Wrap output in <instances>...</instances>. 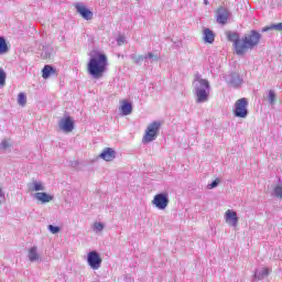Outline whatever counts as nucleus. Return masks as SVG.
I'll list each match as a JSON object with an SVG mask.
<instances>
[{
    "instance_id": "f257e3e1",
    "label": "nucleus",
    "mask_w": 282,
    "mask_h": 282,
    "mask_svg": "<svg viewBox=\"0 0 282 282\" xmlns=\"http://www.w3.org/2000/svg\"><path fill=\"white\" fill-rule=\"evenodd\" d=\"M227 39L232 43L237 56H246L249 50H254L261 43V33L252 30L245 36L239 37L237 33L227 32Z\"/></svg>"
},
{
    "instance_id": "f8f14e48",
    "label": "nucleus",
    "mask_w": 282,
    "mask_h": 282,
    "mask_svg": "<svg viewBox=\"0 0 282 282\" xmlns=\"http://www.w3.org/2000/svg\"><path fill=\"white\" fill-rule=\"evenodd\" d=\"M101 160H105V162H112V160H116V151L111 148H106L99 155Z\"/></svg>"
},
{
    "instance_id": "a878e982",
    "label": "nucleus",
    "mask_w": 282,
    "mask_h": 282,
    "mask_svg": "<svg viewBox=\"0 0 282 282\" xmlns=\"http://www.w3.org/2000/svg\"><path fill=\"white\" fill-rule=\"evenodd\" d=\"M126 41H127V40L124 39L123 35H120V36L117 39L118 45H124Z\"/></svg>"
},
{
    "instance_id": "0eeeda50",
    "label": "nucleus",
    "mask_w": 282,
    "mask_h": 282,
    "mask_svg": "<svg viewBox=\"0 0 282 282\" xmlns=\"http://www.w3.org/2000/svg\"><path fill=\"white\" fill-rule=\"evenodd\" d=\"M87 262L91 270H99L102 265V258L96 251H90L87 256Z\"/></svg>"
},
{
    "instance_id": "b1692460",
    "label": "nucleus",
    "mask_w": 282,
    "mask_h": 282,
    "mask_svg": "<svg viewBox=\"0 0 282 282\" xmlns=\"http://www.w3.org/2000/svg\"><path fill=\"white\" fill-rule=\"evenodd\" d=\"M48 230H50L53 235H57V232H61V228H59V227H56V226H53V225H50V226H48Z\"/></svg>"
},
{
    "instance_id": "c756f323",
    "label": "nucleus",
    "mask_w": 282,
    "mask_h": 282,
    "mask_svg": "<svg viewBox=\"0 0 282 282\" xmlns=\"http://www.w3.org/2000/svg\"><path fill=\"white\" fill-rule=\"evenodd\" d=\"M144 58H154L153 53H148V55Z\"/></svg>"
},
{
    "instance_id": "39448f33",
    "label": "nucleus",
    "mask_w": 282,
    "mask_h": 282,
    "mask_svg": "<svg viewBox=\"0 0 282 282\" xmlns=\"http://www.w3.org/2000/svg\"><path fill=\"white\" fill-rule=\"evenodd\" d=\"M234 116L246 118L248 116V99L240 98L235 102Z\"/></svg>"
},
{
    "instance_id": "9b49d317",
    "label": "nucleus",
    "mask_w": 282,
    "mask_h": 282,
    "mask_svg": "<svg viewBox=\"0 0 282 282\" xmlns=\"http://www.w3.org/2000/svg\"><path fill=\"white\" fill-rule=\"evenodd\" d=\"M225 221L228 224V226H232L234 228H237V225L239 224V217L237 216V212L234 210H226L225 212Z\"/></svg>"
},
{
    "instance_id": "4468645a",
    "label": "nucleus",
    "mask_w": 282,
    "mask_h": 282,
    "mask_svg": "<svg viewBox=\"0 0 282 282\" xmlns=\"http://www.w3.org/2000/svg\"><path fill=\"white\" fill-rule=\"evenodd\" d=\"M50 76H58V72L51 65H45L42 69V78H44V80H47Z\"/></svg>"
},
{
    "instance_id": "bb28decb",
    "label": "nucleus",
    "mask_w": 282,
    "mask_h": 282,
    "mask_svg": "<svg viewBox=\"0 0 282 282\" xmlns=\"http://www.w3.org/2000/svg\"><path fill=\"white\" fill-rule=\"evenodd\" d=\"M95 228H96V230H102L104 228H105V225H102L101 223H95Z\"/></svg>"
},
{
    "instance_id": "6ab92c4d",
    "label": "nucleus",
    "mask_w": 282,
    "mask_h": 282,
    "mask_svg": "<svg viewBox=\"0 0 282 282\" xmlns=\"http://www.w3.org/2000/svg\"><path fill=\"white\" fill-rule=\"evenodd\" d=\"M18 104L21 107H25V105H28V97L25 96V93H20L18 95Z\"/></svg>"
},
{
    "instance_id": "7c9ffc66",
    "label": "nucleus",
    "mask_w": 282,
    "mask_h": 282,
    "mask_svg": "<svg viewBox=\"0 0 282 282\" xmlns=\"http://www.w3.org/2000/svg\"><path fill=\"white\" fill-rule=\"evenodd\" d=\"M0 197H3V189L0 187Z\"/></svg>"
},
{
    "instance_id": "6e6552de",
    "label": "nucleus",
    "mask_w": 282,
    "mask_h": 282,
    "mask_svg": "<svg viewBox=\"0 0 282 282\" xmlns=\"http://www.w3.org/2000/svg\"><path fill=\"white\" fill-rule=\"evenodd\" d=\"M216 20L218 23H220L221 25H226V23H228V19L230 17V11H228V9L224 8V7H219L216 10Z\"/></svg>"
},
{
    "instance_id": "dca6fc26",
    "label": "nucleus",
    "mask_w": 282,
    "mask_h": 282,
    "mask_svg": "<svg viewBox=\"0 0 282 282\" xmlns=\"http://www.w3.org/2000/svg\"><path fill=\"white\" fill-rule=\"evenodd\" d=\"M204 41L205 43H215V33L210 29H204Z\"/></svg>"
},
{
    "instance_id": "f03ea898",
    "label": "nucleus",
    "mask_w": 282,
    "mask_h": 282,
    "mask_svg": "<svg viewBox=\"0 0 282 282\" xmlns=\"http://www.w3.org/2000/svg\"><path fill=\"white\" fill-rule=\"evenodd\" d=\"M107 55L105 53H96V55L91 56L87 64V72L93 78H102L105 76V72H107Z\"/></svg>"
},
{
    "instance_id": "2f4dec72",
    "label": "nucleus",
    "mask_w": 282,
    "mask_h": 282,
    "mask_svg": "<svg viewBox=\"0 0 282 282\" xmlns=\"http://www.w3.org/2000/svg\"><path fill=\"white\" fill-rule=\"evenodd\" d=\"M204 3H205V6L209 4L208 0H204Z\"/></svg>"
},
{
    "instance_id": "5701e85b",
    "label": "nucleus",
    "mask_w": 282,
    "mask_h": 282,
    "mask_svg": "<svg viewBox=\"0 0 282 282\" xmlns=\"http://www.w3.org/2000/svg\"><path fill=\"white\" fill-rule=\"evenodd\" d=\"M0 85L3 87L6 85V72L0 69Z\"/></svg>"
},
{
    "instance_id": "aec40b11",
    "label": "nucleus",
    "mask_w": 282,
    "mask_h": 282,
    "mask_svg": "<svg viewBox=\"0 0 282 282\" xmlns=\"http://www.w3.org/2000/svg\"><path fill=\"white\" fill-rule=\"evenodd\" d=\"M8 43L6 42V37H0V54L8 53Z\"/></svg>"
},
{
    "instance_id": "2eb2a0df",
    "label": "nucleus",
    "mask_w": 282,
    "mask_h": 282,
    "mask_svg": "<svg viewBox=\"0 0 282 282\" xmlns=\"http://www.w3.org/2000/svg\"><path fill=\"white\" fill-rule=\"evenodd\" d=\"M120 111H121L122 116H130V113L133 112V106L131 105V102H129L127 100H122Z\"/></svg>"
},
{
    "instance_id": "4be33fe9",
    "label": "nucleus",
    "mask_w": 282,
    "mask_h": 282,
    "mask_svg": "<svg viewBox=\"0 0 282 282\" xmlns=\"http://www.w3.org/2000/svg\"><path fill=\"white\" fill-rule=\"evenodd\" d=\"M45 187L43 186L42 183L35 182L33 183V191H44Z\"/></svg>"
},
{
    "instance_id": "20e7f679",
    "label": "nucleus",
    "mask_w": 282,
    "mask_h": 282,
    "mask_svg": "<svg viewBox=\"0 0 282 282\" xmlns=\"http://www.w3.org/2000/svg\"><path fill=\"white\" fill-rule=\"evenodd\" d=\"M200 87L196 88V102H208L210 96V83L207 79H198Z\"/></svg>"
},
{
    "instance_id": "423d86ee",
    "label": "nucleus",
    "mask_w": 282,
    "mask_h": 282,
    "mask_svg": "<svg viewBox=\"0 0 282 282\" xmlns=\"http://www.w3.org/2000/svg\"><path fill=\"white\" fill-rule=\"evenodd\" d=\"M169 202V193L166 192L154 195V198L152 199L153 206L159 210H166Z\"/></svg>"
},
{
    "instance_id": "9d476101",
    "label": "nucleus",
    "mask_w": 282,
    "mask_h": 282,
    "mask_svg": "<svg viewBox=\"0 0 282 282\" xmlns=\"http://www.w3.org/2000/svg\"><path fill=\"white\" fill-rule=\"evenodd\" d=\"M59 129L65 133H72L74 131V119L67 116L59 121Z\"/></svg>"
},
{
    "instance_id": "412c9836",
    "label": "nucleus",
    "mask_w": 282,
    "mask_h": 282,
    "mask_svg": "<svg viewBox=\"0 0 282 282\" xmlns=\"http://www.w3.org/2000/svg\"><path fill=\"white\" fill-rule=\"evenodd\" d=\"M269 102L270 105L276 102V93H274V90H269Z\"/></svg>"
},
{
    "instance_id": "c85d7f7f",
    "label": "nucleus",
    "mask_w": 282,
    "mask_h": 282,
    "mask_svg": "<svg viewBox=\"0 0 282 282\" xmlns=\"http://www.w3.org/2000/svg\"><path fill=\"white\" fill-rule=\"evenodd\" d=\"M1 147L2 149H8L10 147V143L8 141H2Z\"/></svg>"
},
{
    "instance_id": "1a4fd4ad",
    "label": "nucleus",
    "mask_w": 282,
    "mask_h": 282,
    "mask_svg": "<svg viewBox=\"0 0 282 282\" xmlns=\"http://www.w3.org/2000/svg\"><path fill=\"white\" fill-rule=\"evenodd\" d=\"M75 8L78 14H80V17H83V19H85L86 21H91L94 19V12L87 9L85 4L76 3Z\"/></svg>"
},
{
    "instance_id": "473e14b6",
    "label": "nucleus",
    "mask_w": 282,
    "mask_h": 282,
    "mask_svg": "<svg viewBox=\"0 0 282 282\" xmlns=\"http://www.w3.org/2000/svg\"><path fill=\"white\" fill-rule=\"evenodd\" d=\"M155 61H158V56H154Z\"/></svg>"
},
{
    "instance_id": "f3484780",
    "label": "nucleus",
    "mask_w": 282,
    "mask_h": 282,
    "mask_svg": "<svg viewBox=\"0 0 282 282\" xmlns=\"http://www.w3.org/2000/svg\"><path fill=\"white\" fill-rule=\"evenodd\" d=\"M270 30H274L275 32H282V22L278 24H270L269 26H264L262 32H270Z\"/></svg>"
},
{
    "instance_id": "a211bd4d",
    "label": "nucleus",
    "mask_w": 282,
    "mask_h": 282,
    "mask_svg": "<svg viewBox=\"0 0 282 282\" xmlns=\"http://www.w3.org/2000/svg\"><path fill=\"white\" fill-rule=\"evenodd\" d=\"M36 247H32L30 250H29V261H39V252L36 251Z\"/></svg>"
},
{
    "instance_id": "7ed1b4c3",
    "label": "nucleus",
    "mask_w": 282,
    "mask_h": 282,
    "mask_svg": "<svg viewBox=\"0 0 282 282\" xmlns=\"http://www.w3.org/2000/svg\"><path fill=\"white\" fill-rule=\"evenodd\" d=\"M160 129H162L161 121H152L150 124H148L142 138V143L149 144V142L158 140V135H160Z\"/></svg>"
},
{
    "instance_id": "393cba45",
    "label": "nucleus",
    "mask_w": 282,
    "mask_h": 282,
    "mask_svg": "<svg viewBox=\"0 0 282 282\" xmlns=\"http://www.w3.org/2000/svg\"><path fill=\"white\" fill-rule=\"evenodd\" d=\"M270 274V270L268 268H263L261 273L258 275V279H263L264 276H268Z\"/></svg>"
},
{
    "instance_id": "cd10ccee",
    "label": "nucleus",
    "mask_w": 282,
    "mask_h": 282,
    "mask_svg": "<svg viewBox=\"0 0 282 282\" xmlns=\"http://www.w3.org/2000/svg\"><path fill=\"white\" fill-rule=\"evenodd\" d=\"M219 185V178H216L212 184L209 185V188H215Z\"/></svg>"
},
{
    "instance_id": "ddd939ff",
    "label": "nucleus",
    "mask_w": 282,
    "mask_h": 282,
    "mask_svg": "<svg viewBox=\"0 0 282 282\" xmlns=\"http://www.w3.org/2000/svg\"><path fill=\"white\" fill-rule=\"evenodd\" d=\"M35 199H37V202H41V204H50V202L54 199V196L45 192H37L35 193Z\"/></svg>"
}]
</instances>
